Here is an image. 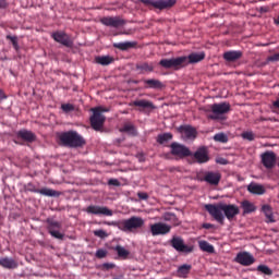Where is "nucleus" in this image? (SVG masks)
<instances>
[{"label": "nucleus", "mask_w": 279, "mask_h": 279, "mask_svg": "<svg viewBox=\"0 0 279 279\" xmlns=\"http://www.w3.org/2000/svg\"><path fill=\"white\" fill-rule=\"evenodd\" d=\"M205 210L213 217L218 223L223 226V221H226V217L229 221H232L236 215H240L241 209L239 206L234 204H207L205 205Z\"/></svg>", "instance_id": "1"}, {"label": "nucleus", "mask_w": 279, "mask_h": 279, "mask_svg": "<svg viewBox=\"0 0 279 279\" xmlns=\"http://www.w3.org/2000/svg\"><path fill=\"white\" fill-rule=\"evenodd\" d=\"M204 58H206V53L204 52H192L189 56L161 59L159 65L162 66V69H174L175 71H180V69H185L189 64H197V62H202Z\"/></svg>", "instance_id": "2"}, {"label": "nucleus", "mask_w": 279, "mask_h": 279, "mask_svg": "<svg viewBox=\"0 0 279 279\" xmlns=\"http://www.w3.org/2000/svg\"><path fill=\"white\" fill-rule=\"evenodd\" d=\"M106 226H114L116 228H119V230H122V232H134V230H140V228H143L145 226V220L137 216H132L129 219L122 220L120 222L111 221V222H105Z\"/></svg>", "instance_id": "3"}, {"label": "nucleus", "mask_w": 279, "mask_h": 279, "mask_svg": "<svg viewBox=\"0 0 279 279\" xmlns=\"http://www.w3.org/2000/svg\"><path fill=\"white\" fill-rule=\"evenodd\" d=\"M59 141L64 147H84L86 141L76 131H68L59 134Z\"/></svg>", "instance_id": "4"}, {"label": "nucleus", "mask_w": 279, "mask_h": 279, "mask_svg": "<svg viewBox=\"0 0 279 279\" xmlns=\"http://www.w3.org/2000/svg\"><path fill=\"white\" fill-rule=\"evenodd\" d=\"M140 3L146 5V8H156V10H167L169 8H173L175 5L177 0H138Z\"/></svg>", "instance_id": "5"}, {"label": "nucleus", "mask_w": 279, "mask_h": 279, "mask_svg": "<svg viewBox=\"0 0 279 279\" xmlns=\"http://www.w3.org/2000/svg\"><path fill=\"white\" fill-rule=\"evenodd\" d=\"M210 112H213V116L209 118L217 120L221 119L222 114H228L231 110L230 102H219V104H214L209 106Z\"/></svg>", "instance_id": "6"}, {"label": "nucleus", "mask_w": 279, "mask_h": 279, "mask_svg": "<svg viewBox=\"0 0 279 279\" xmlns=\"http://www.w3.org/2000/svg\"><path fill=\"white\" fill-rule=\"evenodd\" d=\"M170 149H171L170 154L172 156H175L177 158L183 159V158H189L190 156H193V153L189 147L178 142H173L172 144H170Z\"/></svg>", "instance_id": "7"}, {"label": "nucleus", "mask_w": 279, "mask_h": 279, "mask_svg": "<svg viewBox=\"0 0 279 279\" xmlns=\"http://www.w3.org/2000/svg\"><path fill=\"white\" fill-rule=\"evenodd\" d=\"M46 223L47 230L49 234L53 236V239H59L60 241L64 239V234L60 232V229L62 228V222L57 221L52 218H47Z\"/></svg>", "instance_id": "8"}, {"label": "nucleus", "mask_w": 279, "mask_h": 279, "mask_svg": "<svg viewBox=\"0 0 279 279\" xmlns=\"http://www.w3.org/2000/svg\"><path fill=\"white\" fill-rule=\"evenodd\" d=\"M100 23L106 27H113L114 29H119V27L125 26L128 22L121 16H104L100 19Z\"/></svg>", "instance_id": "9"}, {"label": "nucleus", "mask_w": 279, "mask_h": 279, "mask_svg": "<svg viewBox=\"0 0 279 279\" xmlns=\"http://www.w3.org/2000/svg\"><path fill=\"white\" fill-rule=\"evenodd\" d=\"M51 38L56 43L63 45V47H68L69 49L73 47V39H71V36H69V34H66L65 32L57 31L51 34Z\"/></svg>", "instance_id": "10"}, {"label": "nucleus", "mask_w": 279, "mask_h": 279, "mask_svg": "<svg viewBox=\"0 0 279 279\" xmlns=\"http://www.w3.org/2000/svg\"><path fill=\"white\" fill-rule=\"evenodd\" d=\"M193 159L198 165H206V162H210V155L208 153V147L201 146L196 149L194 154H192Z\"/></svg>", "instance_id": "11"}, {"label": "nucleus", "mask_w": 279, "mask_h": 279, "mask_svg": "<svg viewBox=\"0 0 279 279\" xmlns=\"http://www.w3.org/2000/svg\"><path fill=\"white\" fill-rule=\"evenodd\" d=\"M170 245L173 250L182 254H191V252H193V246L184 244V240L180 236H173L170 241Z\"/></svg>", "instance_id": "12"}, {"label": "nucleus", "mask_w": 279, "mask_h": 279, "mask_svg": "<svg viewBox=\"0 0 279 279\" xmlns=\"http://www.w3.org/2000/svg\"><path fill=\"white\" fill-rule=\"evenodd\" d=\"M178 132L181 133L183 141H195L197 138V130L192 125H180Z\"/></svg>", "instance_id": "13"}, {"label": "nucleus", "mask_w": 279, "mask_h": 279, "mask_svg": "<svg viewBox=\"0 0 279 279\" xmlns=\"http://www.w3.org/2000/svg\"><path fill=\"white\" fill-rule=\"evenodd\" d=\"M171 232V226L165 222H156L150 225V233L153 236H165V234H169Z\"/></svg>", "instance_id": "14"}, {"label": "nucleus", "mask_w": 279, "mask_h": 279, "mask_svg": "<svg viewBox=\"0 0 279 279\" xmlns=\"http://www.w3.org/2000/svg\"><path fill=\"white\" fill-rule=\"evenodd\" d=\"M234 260L243 267H250V265H254V263H256V258H254V255L245 251L238 253Z\"/></svg>", "instance_id": "15"}, {"label": "nucleus", "mask_w": 279, "mask_h": 279, "mask_svg": "<svg viewBox=\"0 0 279 279\" xmlns=\"http://www.w3.org/2000/svg\"><path fill=\"white\" fill-rule=\"evenodd\" d=\"M93 116L90 117V125L93 130H96V132H99L101 128H104V123H106V116H102V113H99V109L92 110Z\"/></svg>", "instance_id": "16"}, {"label": "nucleus", "mask_w": 279, "mask_h": 279, "mask_svg": "<svg viewBox=\"0 0 279 279\" xmlns=\"http://www.w3.org/2000/svg\"><path fill=\"white\" fill-rule=\"evenodd\" d=\"M86 213L88 215H104L105 217H112L114 215L110 208L99 205H89L86 208Z\"/></svg>", "instance_id": "17"}, {"label": "nucleus", "mask_w": 279, "mask_h": 279, "mask_svg": "<svg viewBox=\"0 0 279 279\" xmlns=\"http://www.w3.org/2000/svg\"><path fill=\"white\" fill-rule=\"evenodd\" d=\"M201 182H207V184H210V186H219V182H221V173L207 171L205 172L204 178L201 179Z\"/></svg>", "instance_id": "18"}, {"label": "nucleus", "mask_w": 279, "mask_h": 279, "mask_svg": "<svg viewBox=\"0 0 279 279\" xmlns=\"http://www.w3.org/2000/svg\"><path fill=\"white\" fill-rule=\"evenodd\" d=\"M27 191H29V193H39V195H45L46 197H60V192L56 191V190H51V189H36L34 187V185L28 184Z\"/></svg>", "instance_id": "19"}, {"label": "nucleus", "mask_w": 279, "mask_h": 279, "mask_svg": "<svg viewBox=\"0 0 279 279\" xmlns=\"http://www.w3.org/2000/svg\"><path fill=\"white\" fill-rule=\"evenodd\" d=\"M130 106L138 108L140 112H145V110H156V106L154 105V102L146 99L134 100L130 104Z\"/></svg>", "instance_id": "20"}, {"label": "nucleus", "mask_w": 279, "mask_h": 279, "mask_svg": "<svg viewBox=\"0 0 279 279\" xmlns=\"http://www.w3.org/2000/svg\"><path fill=\"white\" fill-rule=\"evenodd\" d=\"M262 163L266 169H274L276 167V153L266 151L262 155Z\"/></svg>", "instance_id": "21"}, {"label": "nucleus", "mask_w": 279, "mask_h": 279, "mask_svg": "<svg viewBox=\"0 0 279 279\" xmlns=\"http://www.w3.org/2000/svg\"><path fill=\"white\" fill-rule=\"evenodd\" d=\"M223 60L226 62H236L243 58V51L241 50H229L223 52L222 54Z\"/></svg>", "instance_id": "22"}, {"label": "nucleus", "mask_w": 279, "mask_h": 279, "mask_svg": "<svg viewBox=\"0 0 279 279\" xmlns=\"http://www.w3.org/2000/svg\"><path fill=\"white\" fill-rule=\"evenodd\" d=\"M17 138H21L22 141H25V143H34L36 141V134L32 131L27 130H20L16 133Z\"/></svg>", "instance_id": "23"}, {"label": "nucleus", "mask_w": 279, "mask_h": 279, "mask_svg": "<svg viewBox=\"0 0 279 279\" xmlns=\"http://www.w3.org/2000/svg\"><path fill=\"white\" fill-rule=\"evenodd\" d=\"M144 88H153L154 90H162L165 85L156 78L144 80Z\"/></svg>", "instance_id": "24"}, {"label": "nucleus", "mask_w": 279, "mask_h": 279, "mask_svg": "<svg viewBox=\"0 0 279 279\" xmlns=\"http://www.w3.org/2000/svg\"><path fill=\"white\" fill-rule=\"evenodd\" d=\"M248 193H252V195H265L266 190L265 186L258 184V183H251L247 186Z\"/></svg>", "instance_id": "25"}, {"label": "nucleus", "mask_w": 279, "mask_h": 279, "mask_svg": "<svg viewBox=\"0 0 279 279\" xmlns=\"http://www.w3.org/2000/svg\"><path fill=\"white\" fill-rule=\"evenodd\" d=\"M0 266L4 269H16L19 267V263L10 257H2L0 258Z\"/></svg>", "instance_id": "26"}, {"label": "nucleus", "mask_w": 279, "mask_h": 279, "mask_svg": "<svg viewBox=\"0 0 279 279\" xmlns=\"http://www.w3.org/2000/svg\"><path fill=\"white\" fill-rule=\"evenodd\" d=\"M192 269H193V266L189 264H183L179 266L177 269L178 278H189V274H191Z\"/></svg>", "instance_id": "27"}, {"label": "nucleus", "mask_w": 279, "mask_h": 279, "mask_svg": "<svg viewBox=\"0 0 279 279\" xmlns=\"http://www.w3.org/2000/svg\"><path fill=\"white\" fill-rule=\"evenodd\" d=\"M262 213H264L266 217V223H276V219L274 218V209L269 205H264L262 207Z\"/></svg>", "instance_id": "28"}, {"label": "nucleus", "mask_w": 279, "mask_h": 279, "mask_svg": "<svg viewBox=\"0 0 279 279\" xmlns=\"http://www.w3.org/2000/svg\"><path fill=\"white\" fill-rule=\"evenodd\" d=\"M114 49H119L120 51H128L130 49H134L136 47L135 41H124V43H114Z\"/></svg>", "instance_id": "29"}, {"label": "nucleus", "mask_w": 279, "mask_h": 279, "mask_svg": "<svg viewBox=\"0 0 279 279\" xmlns=\"http://www.w3.org/2000/svg\"><path fill=\"white\" fill-rule=\"evenodd\" d=\"M241 208L243 209V215H250L252 213H256V205H254L250 201H243L241 203Z\"/></svg>", "instance_id": "30"}, {"label": "nucleus", "mask_w": 279, "mask_h": 279, "mask_svg": "<svg viewBox=\"0 0 279 279\" xmlns=\"http://www.w3.org/2000/svg\"><path fill=\"white\" fill-rule=\"evenodd\" d=\"M96 64H101V66H108L114 62V58L110 56H98L95 58Z\"/></svg>", "instance_id": "31"}, {"label": "nucleus", "mask_w": 279, "mask_h": 279, "mask_svg": "<svg viewBox=\"0 0 279 279\" xmlns=\"http://www.w3.org/2000/svg\"><path fill=\"white\" fill-rule=\"evenodd\" d=\"M198 246L202 252H207V254H215V246L205 240L199 241Z\"/></svg>", "instance_id": "32"}, {"label": "nucleus", "mask_w": 279, "mask_h": 279, "mask_svg": "<svg viewBox=\"0 0 279 279\" xmlns=\"http://www.w3.org/2000/svg\"><path fill=\"white\" fill-rule=\"evenodd\" d=\"M120 132L131 134V136H136V128H134V124L130 122L124 123L123 126L120 129Z\"/></svg>", "instance_id": "33"}, {"label": "nucleus", "mask_w": 279, "mask_h": 279, "mask_svg": "<svg viewBox=\"0 0 279 279\" xmlns=\"http://www.w3.org/2000/svg\"><path fill=\"white\" fill-rule=\"evenodd\" d=\"M172 138H173V134L171 133L159 134L157 136V143H159V145H165V143L171 141Z\"/></svg>", "instance_id": "34"}, {"label": "nucleus", "mask_w": 279, "mask_h": 279, "mask_svg": "<svg viewBox=\"0 0 279 279\" xmlns=\"http://www.w3.org/2000/svg\"><path fill=\"white\" fill-rule=\"evenodd\" d=\"M114 251L117 252L120 258H128V256H130V251L125 250V247L121 245H117L114 247Z\"/></svg>", "instance_id": "35"}, {"label": "nucleus", "mask_w": 279, "mask_h": 279, "mask_svg": "<svg viewBox=\"0 0 279 279\" xmlns=\"http://www.w3.org/2000/svg\"><path fill=\"white\" fill-rule=\"evenodd\" d=\"M257 271L265 274V276H274V270H271V268H269L267 265L257 266Z\"/></svg>", "instance_id": "36"}, {"label": "nucleus", "mask_w": 279, "mask_h": 279, "mask_svg": "<svg viewBox=\"0 0 279 279\" xmlns=\"http://www.w3.org/2000/svg\"><path fill=\"white\" fill-rule=\"evenodd\" d=\"M5 38H7V40H10V43L12 44L15 51H19V49H20L19 37L17 36H12V35H7Z\"/></svg>", "instance_id": "37"}, {"label": "nucleus", "mask_w": 279, "mask_h": 279, "mask_svg": "<svg viewBox=\"0 0 279 279\" xmlns=\"http://www.w3.org/2000/svg\"><path fill=\"white\" fill-rule=\"evenodd\" d=\"M241 137H242L244 141H250V142H252V141H255L256 134H254L253 131H246V132H243V133L241 134Z\"/></svg>", "instance_id": "38"}, {"label": "nucleus", "mask_w": 279, "mask_h": 279, "mask_svg": "<svg viewBox=\"0 0 279 279\" xmlns=\"http://www.w3.org/2000/svg\"><path fill=\"white\" fill-rule=\"evenodd\" d=\"M214 141L216 143H228V135H226L225 133H217L216 135H214Z\"/></svg>", "instance_id": "39"}, {"label": "nucleus", "mask_w": 279, "mask_h": 279, "mask_svg": "<svg viewBox=\"0 0 279 279\" xmlns=\"http://www.w3.org/2000/svg\"><path fill=\"white\" fill-rule=\"evenodd\" d=\"M93 233L98 239H108V232L104 231V229L95 230Z\"/></svg>", "instance_id": "40"}, {"label": "nucleus", "mask_w": 279, "mask_h": 279, "mask_svg": "<svg viewBox=\"0 0 279 279\" xmlns=\"http://www.w3.org/2000/svg\"><path fill=\"white\" fill-rule=\"evenodd\" d=\"M61 110H63L65 113L73 112V110H75V106L71 104H63L61 105Z\"/></svg>", "instance_id": "41"}, {"label": "nucleus", "mask_w": 279, "mask_h": 279, "mask_svg": "<svg viewBox=\"0 0 279 279\" xmlns=\"http://www.w3.org/2000/svg\"><path fill=\"white\" fill-rule=\"evenodd\" d=\"M137 69L140 71H154V66L149 65L148 63L137 64Z\"/></svg>", "instance_id": "42"}, {"label": "nucleus", "mask_w": 279, "mask_h": 279, "mask_svg": "<svg viewBox=\"0 0 279 279\" xmlns=\"http://www.w3.org/2000/svg\"><path fill=\"white\" fill-rule=\"evenodd\" d=\"M95 256H96V258H106V256H108V251H106L104 248H99L96 251Z\"/></svg>", "instance_id": "43"}, {"label": "nucleus", "mask_w": 279, "mask_h": 279, "mask_svg": "<svg viewBox=\"0 0 279 279\" xmlns=\"http://www.w3.org/2000/svg\"><path fill=\"white\" fill-rule=\"evenodd\" d=\"M114 267H117L113 263H105L100 266V269H102V271H109V269H114Z\"/></svg>", "instance_id": "44"}, {"label": "nucleus", "mask_w": 279, "mask_h": 279, "mask_svg": "<svg viewBox=\"0 0 279 279\" xmlns=\"http://www.w3.org/2000/svg\"><path fill=\"white\" fill-rule=\"evenodd\" d=\"M270 11H271V8L269 5L257 8V12H259V14H267V12H270Z\"/></svg>", "instance_id": "45"}, {"label": "nucleus", "mask_w": 279, "mask_h": 279, "mask_svg": "<svg viewBox=\"0 0 279 279\" xmlns=\"http://www.w3.org/2000/svg\"><path fill=\"white\" fill-rule=\"evenodd\" d=\"M267 62H279V53H274L268 56Z\"/></svg>", "instance_id": "46"}, {"label": "nucleus", "mask_w": 279, "mask_h": 279, "mask_svg": "<svg viewBox=\"0 0 279 279\" xmlns=\"http://www.w3.org/2000/svg\"><path fill=\"white\" fill-rule=\"evenodd\" d=\"M108 184H109V186H121V182H119V180H117V179H110L108 181Z\"/></svg>", "instance_id": "47"}, {"label": "nucleus", "mask_w": 279, "mask_h": 279, "mask_svg": "<svg viewBox=\"0 0 279 279\" xmlns=\"http://www.w3.org/2000/svg\"><path fill=\"white\" fill-rule=\"evenodd\" d=\"M92 110H98L99 114H101L102 112H110V109L106 107H96Z\"/></svg>", "instance_id": "48"}, {"label": "nucleus", "mask_w": 279, "mask_h": 279, "mask_svg": "<svg viewBox=\"0 0 279 279\" xmlns=\"http://www.w3.org/2000/svg\"><path fill=\"white\" fill-rule=\"evenodd\" d=\"M8 5H10V3H8V0H0V10H5Z\"/></svg>", "instance_id": "49"}, {"label": "nucleus", "mask_w": 279, "mask_h": 279, "mask_svg": "<svg viewBox=\"0 0 279 279\" xmlns=\"http://www.w3.org/2000/svg\"><path fill=\"white\" fill-rule=\"evenodd\" d=\"M137 196L140 199H148L149 198V195L145 192L137 193Z\"/></svg>", "instance_id": "50"}, {"label": "nucleus", "mask_w": 279, "mask_h": 279, "mask_svg": "<svg viewBox=\"0 0 279 279\" xmlns=\"http://www.w3.org/2000/svg\"><path fill=\"white\" fill-rule=\"evenodd\" d=\"M202 228H204L205 230H210L215 228V225L206 222V223H203Z\"/></svg>", "instance_id": "51"}, {"label": "nucleus", "mask_w": 279, "mask_h": 279, "mask_svg": "<svg viewBox=\"0 0 279 279\" xmlns=\"http://www.w3.org/2000/svg\"><path fill=\"white\" fill-rule=\"evenodd\" d=\"M171 219H175V215L173 214H167L165 216V221H171Z\"/></svg>", "instance_id": "52"}, {"label": "nucleus", "mask_w": 279, "mask_h": 279, "mask_svg": "<svg viewBox=\"0 0 279 279\" xmlns=\"http://www.w3.org/2000/svg\"><path fill=\"white\" fill-rule=\"evenodd\" d=\"M274 108H278L279 109V98L272 102Z\"/></svg>", "instance_id": "53"}, {"label": "nucleus", "mask_w": 279, "mask_h": 279, "mask_svg": "<svg viewBox=\"0 0 279 279\" xmlns=\"http://www.w3.org/2000/svg\"><path fill=\"white\" fill-rule=\"evenodd\" d=\"M2 99H5V94H3V90L0 89V101H1Z\"/></svg>", "instance_id": "54"}, {"label": "nucleus", "mask_w": 279, "mask_h": 279, "mask_svg": "<svg viewBox=\"0 0 279 279\" xmlns=\"http://www.w3.org/2000/svg\"><path fill=\"white\" fill-rule=\"evenodd\" d=\"M219 162H220V165H227L226 159H221V161H219Z\"/></svg>", "instance_id": "55"}, {"label": "nucleus", "mask_w": 279, "mask_h": 279, "mask_svg": "<svg viewBox=\"0 0 279 279\" xmlns=\"http://www.w3.org/2000/svg\"><path fill=\"white\" fill-rule=\"evenodd\" d=\"M121 34H125V33H116L113 36H119Z\"/></svg>", "instance_id": "56"}, {"label": "nucleus", "mask_w": 279, "mask_h": 279, "mask_svg": "<svg viewBox=\"0 0 279 279\" xmlns=\"http://www.w3.org/2000/svg\"><path fill=\"white\" fill-rule=\"evenodd\" d=\"M260 121H267V119L266 118H260Z\"/></svg>", "instance_id": "57"}, {"label": "nucleus", "mask_w": 279, "mask_h": 279, "mask_svg": "<svg viewBox=\"0 0 279 279\" xmlns=\"http://www.w3.org/2000/svg\"><path fill=\"white\" fill-rule=\"evenodd\" d=\"M14 143H16V144L19 145V143H17V141H16V140L14 141Z\"/></svg>", "instance_id": "58"}]
</instances>
